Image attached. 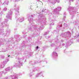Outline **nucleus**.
Masks as SVG:
<instances>
[{
    "label": "nucleus",
    "mask_w": 79,
    "mask_h": 79,
    "mask_svg": "<svg viewBox=\"0 0 79 79\" xmlns=\"http://www.w3.org/2000/svg\"><path fill=\"white\" fill-rule=\"evenodd\" d=\"M37 8H38V6H37Z\"/></svg>",
    "instance_id": "20e7f679"
},
{
    "label": "nucleus",
    "mask_w": 79,
    "mask_h": 79,
    "mask_svg": "<svg viewBox=\"0 0 79 79\" xmlns=\"http://www.w3.org/2000/svg\"><path fill=\"white\" fill-rule=\"evenodd\" d=\"M36 48H37V49H38V48H39V47L38 46H37L36 47Z\"/></svg>",
    "instance_id": "f03ea898"
},
{
    "label": "nucleus",
    "mask_w": 79,
    "mask_h": 79,
    "mask_svg": "<svg viewBox=\"0 0 79 79\" xmlns=\"http://www.w3.org/2000/svg\"><path fill=\"white\" fill-rule=\"evenodd\" d=\"M10 55H9V56H8V57H9V56H10Z\"/></svg>",
    "instance_id": "7ed1b4c3"
},
{
    "label": "nucleus",
    "mask_w": 79,
    "mask_h": 79,
    "mask_svg": "<svg viewBox=\"0 0 79 79\" xmlns=\"http://www.w3.org/2000/svg\"><path fill=\"white\" fill-rule=\"evenodd\" d=\"M45 9H43L42 10V12H44V11H45Z\"/></svg>",
    "instance_id": "f257e3e1"
}]
</instances>
